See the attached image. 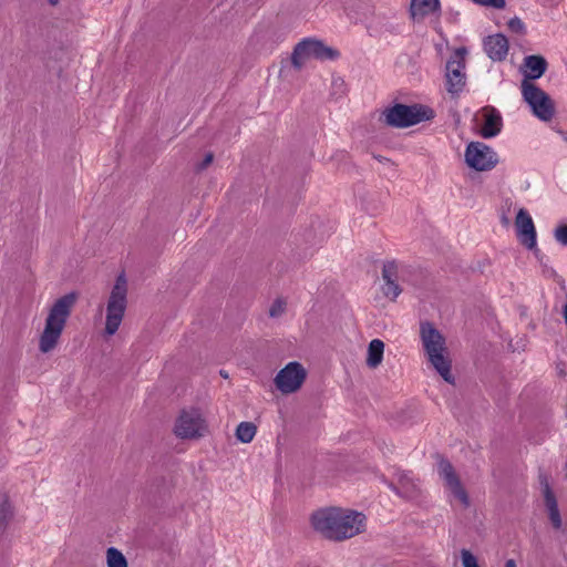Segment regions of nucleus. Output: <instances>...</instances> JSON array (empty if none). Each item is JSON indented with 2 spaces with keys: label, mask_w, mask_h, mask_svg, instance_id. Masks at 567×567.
<instances>
[{
  "label": "nucleus",
  "mask_w": 567,
  "mask_h": 567,
  "mask_svg": "<svg viewBox=\"0 0 567 567\" xmlns=\"http://www.w3.org/2000/svg\"><path fill=\"white\" fill-rule=\"evenodd\" d=\"M382 279L384 281V285L382 286V292L384 297L394 301L402 292V289L398 282L400 276L399 265L396 261L391 260L383 264Z\"/></svg>",
  "instance_id": "nucleus-15"
},
{
  "label": "nucleus",
  "mask_w": 567,
  "mask_h": 567,
  "mask_svg": "<svg viewBox=\"0 0 567 567\" xmlns=\"http://www.w3.org/2000/svg\"><path fill=\"white\" fill-rule=\"evenodd\" d=\"M390 488L394 491L398 495L404 498H414L419 494V488L416 483L412 477L408 474L402 473L399 475L398 485L393 483L389 484Z\"/></svg>",
  "instance_id": "nucleus-21"
},
{
  "label": "nucleus",
  "mask_w": 567,
  "mask_h": 567,
  "mask_svg": "<svg viewBox=\"0 0 567 567\" xmlns=\"http://www.w3.org/2000/svg\"><path fill=\"white\" fill-rule=\"evenodd\" d=\"M205 431V420L197 410L183 411L174 426V433L181 439H198Z\"/></svg>",
  "instance_id": "nucleus-10"
},
{
  "label": "nucleus",
  "mask_w": 567,
  "mask_h": 567,
  "mask_svg": "<svg viewBox=\"0 0 567 567\" xmlns=\"http://www.w3.org/2000/svg\"><path fill=\"white\" fill-rule=\"evenodd\" d=\"M307 378V372L301 363L293 361L282 368L275 378L276 388L282 394L298 391Z\"/></svg>",
  "instance_id": "nucleus-9"
},
{
  "label": "nucleus",
  "mask_w": 567,
  "mask_h": 567,
  "mask_svg": "<svg viewBox=\"0 0 567 567\" xmlns=\"http://www.w3.org/2000/svg\"><path fill=\"white\" fill-rule=\"evenodd\" d=\"M286 311V302L282 299H276L269 308V317L278 318Z\"/></svg>",
  "instance_id": "nucleus-26"
},
{
  "label": "nucleus",
  "mask_w": 567,
  "mask_h": 567,
  "mask_svg": "<svg viewBox=\"0 0 567 567\" xmlns=\"http://www.w3.org/2000/svg\"><path fill=\"white\" fill-rule=\"evenodd\" d=\"M473 2L484 6V7H491L495 9H504L506 6L505 0H472Z\"/></svg>",
  "instance_id": "nucleus-30"
},
{
  "label": "nucleus",
  "mask_w": 567,
  "mask_h": 567,
  "mask_svg": "<svg viewBox=\"0 0 567 567\" xmlns=\"http://www.w3.org/2000/svg\"><path fill=\"white\" fill-rule=\"evenodd\" d=\"M554 236L560 245L567 246V224L557 226Z\"/></svg>",
  "instance_id": "nucleus-29"
},
{
  "label": "nucleus",
  "mask_w": 567,
  "mask_h": 567,
  "mask_svg": "<svg viewBox=\"0 0 567 567\" xmlns=\"http://www.w3.org/2000/svg\"><path fill=\"white\" fill-rule=\"evenodd\" d=\"M310 522L317 533L332 542H343L365 529L362 513L339 507L320 508L311 514Z\"/></svg>",
  "instance_id": "nucleus-1"
},
{
  "label": "nucleus",
  "mask_w": 567,
  "mask_h": 567,
  "mask_svg": "<svg viewBox=\"0 0 567 567\" xmlns=\"http://www.w3.org/2000/svg\"><path fill=\"white\" fill-rule=\"evenodd\" d=\"M339 56V52L330 47L324 45L320 40L305 39L300 41L293 49L291 54V63L295 69L300 70L310 59L334 60Z\"/></svg>",
  "instance_id": "nucleus-6"
},
{
  "label": "nucleus",
  "mask_w": 567,
  "mask_h": 567,
  "mask_svg": "<svg viewBox=\"0 0 567 567\" xmlns=\"http://www.w3.org/2000/svg\"><path fill=\"white\" fill-rule=\"evenodd\" d=\"M12 516V507L7 497H4L3 501L0 502V528L4 529Z\"/></svg>",
  "instance_id": "nucleus-25"
},
{
  "label": "nucleus",
  "mask_w": 567,
  "mask_h": 567,
  "mask_svg": "<svg viewBox=\"0 0 567 567\" xmlns=\"http://www.w3.org/2000/svg\"><path fill=\"white\" fill-rule=\"evenodd\" d=\"M213 159H214V154L213 153H207L204 157V159L197 165V171H204L212 163H213Z\"/></svg>",
  "instance_id": "nucleus-31"
},
{
  "label": "nucleus",
  "mask_w": 567,
  "mask_h": 567,
  "mask_svg": "<svg viewBox=\"0 0 567 567\" xmlns=\"http://www.w3.org/2000/svg\"><path fill=\"white\" fill-rule=\"evenodd\" d=\"M384 342L380 339H373L368 347L367 365L370 369L378 368L383 360Z\"/></svg>",
  "instance_id": "nucleus-22"
},
{
  "label": "nucleus",
  "mask_w": 567,
  "mask_h": 567,
  "mask_svg": "<svg viewBox=\"0 0 567 567\" xmlns=\"http://www.w3.org/2000/svg\"><path fill=\"white\" fill-rule=\"evenodd\" d=\"M420 336L425 355L433 369L445 382L454 384L455 378L451 371L452 360L444 336L431 322L421 323Z\"/></svg>",
  "instance_id": "nucleus-3"
},
{
  "label": "nucleus",
  "mask_w": 567,
  "mask_h": 567,
  "mask_svg": "<svg viewBox=\"0 0 567 567\" xmlns=\"http://www.w3.org/2000/svg\"><path fill=\"white\" fill-rule=\"evenodd\" d=\"M505 567H517L516 566V563L514 559H508L506 563H505Z\"/></svg>",
  "instance_id": "nucleus-32"
},
{
  "label": "nucleus",
  "mask_w": 567,
  "mask_h": 567,
  "mask_svg": "<svg viewBox=\"0 0 567 567\" xmlns=\"http://www.w3.org/2000/svg\"><path fill=\"white\" fill-rule=\"evenodd\" d=\"M433 117L434 111L426 105L395 103L383 110L380 121L390 127L406 128Z\"/></svg>",
  "instance_id": "nucleus-4"
},
{
  "label": "nucleus",
  "mask_w": 567,
  "mask_h": 567,
  "mask_svg": "<svg viewBox=\"0 0 567 567\" xmlns=\"http://www.w3.org/2000/svg\"><path fill=\"white\" fill-rule=\"evenodd\" d=\"M220 375L224 377V378L228 377V374L226 372H224V371H220Z\"/></svg>",
  "instance_id": "nucleus-35"
},
{
  "label": "nucleus",
  "mask_w": 567,
  "mask_h": 567,
  "mask_svg": "<svg viewBox=\"0 0 567 567\" xmlns=\"http://www.w3.org/2000/svg\"><path fill=\"white\" fill-rule=\"evenodd\" d=\"M508 29L517 34H525L526 33V27L524 22L518 18L514 17L508 21Z\"/></svg>",
  "instance_id": "nucleus-28"
},
{
  "label": "nucleus",
  "mask_w": 567,
  "mask_h": 567,
  "mask_svg": "<svg viewBox=\"0 0 567 567\" xmlns=\"http://www.w3.org/2000/svg\"><path fill=\"white\" fill-rule=\"evenodd\" d=\"M107 567H127L125 556L115 547H110L106 550Z\"/></svg>",
  "instance_id": "nucleus-24"
},
{
  "label": "nucleus",
  "mask_w": 567,
  "mask_h": 567,
  "mask_svg": "<svg viewBox=\"0 0 567 567\" xmlns=\"http://www.w3.org/2000/svg\"><path fill=\"white\" fill-rule=\"evenodd\" d=\"M461 558L463 567H480L476 557L468 550H461Z\"/></svg>",
  "instance_id": "nucleus-27"
},
{
  "label": "nucleus",
  "mask_w": 567,
  "mask_h": 567,
  "mask_svg": "<svg viewBox=\"0 0 567 567\" xmlns=\"http://www.w3.org/2000/svg\"><path fill=\"white\" fill-rule=\"evenodd\" d=\"M522 94L535 116L542 121H550L555 113L550 96L532 82L523 80Z\"/></svg>",
  "instance_id": "nucleus-7"
},
{
  "label": "nucleus",
  "mask_w": 567,
  "mask_h": 567,
  "mask_svg": "<svg viewBox=\"0 0 567 567\" xmlns=\"http://www.w3.org/2000/svg\"><path fill=\"white\" fill-rule=\"evenodd\" d=\"M76 300L78 293L72 291L56 299L51 306L39 340V350L42 353L56 347Z\"/></svg>",
  "instance_id": "nucleus-2"
},
{
  "label": "nucleus",
  "mask_w": 567,
  "mask_h": 567,
  "mask_svg": "<svg viewBox=\"0 0 567 567\" xmlns=\"http://www.w3.org/2000/svg\"><path fill=\"white\" fill-rule=\"evenodd\" d=\"M511 223L509 218L506 215L502 216V224L508 226Z\"/></svg>",
  "instance_id": "nucleus-33"
},
{
  "label": "nucleus",
  "mask_w": 567,
  "mask_h": 567,
  "mask_svg": "<svg viewBox=\"0 0 567 567\" xmlns=\"http://www.w3.org/2000/svg\"><path fill=\"white\" fill-rule=\"evenodd\" d=\"M437 472L440 477L444 481L445 486L451 491L454 497L457 498L464 507H467L470 505L467 492L463 487L452 463L449 460L440 456L437 463Z\"/></svg>",
  "instance_id": "nucleus-12"
},
{
  "label": "nucleus",
  "mask_w": 567,
  "mask_h": 567,
  "mask_svg": "<svg viewBox=\"0 0 567 567\" xmlns=\"http://www.w3.org/2000/svg\"><path fill=\"white\" fill-rule=\"evenodd\" d=\"M503 126V121L499 112L494 107H489L485 112V121L481 128V135L484 138L496 136Z\"/></svg>",
  "instance_id": "nucleus-20"
},
{
  "label": "nucleus",
  "mask_w": 567,
  "mask_h": 567,
  "mask_svg": "<svg viewBox=\"0 0 567 567\" xmlns=\"http://www.w3.org/2000/svg\"><path fill=\"white\" fill-rule=\"evenodd\" d=\"M540 483L543 484V494L545 499V505L548 511L549 520L555 529H560L563 522L560 517V513L558 509L556 497L547 482L546 477H540Z\"/></svg>",
  "instance_id": "nucleus-19"
},
{
  "label": "nucleus",
  "mask_w": 567,
  "mask_h": 567,
  "mask_svg": "<svg viewBox=\"0 0 567 567\" xmlns=\"http://www.w3.org/2000/svg\"><path fill=\"white\" fill-rule=\"evenodd\" d=\"M61 0H48L51 6H56Z\"/></svg>",
  "instance_id": "nucleus-34"
},
{
  "label": "nucleus",
  "mask_w": 567,
  "mask_h": 567,
  "mask_svg": "<svg viewBox=\"0 0 567 567\" xmlns=\"http://www.w3.org/2000/svg\"><path fill=\"white\" fill-rule=\"evenodd\" d=\"M465 49H457L446 62V90L452 95H457L463 91L466 76L464 61Z\"/></svg>",
  "instance_id": "nucleus-11"
},
{
  "label": "nucleus",
  "mask_w": 567,
  "mask_h": 567,
  "mask_svg": "<svg viewBox=\"0 0 567 567\" xmlns=\"http://www.w3.org/2000/svg\"><path fill=\"white\" fill-rule=\"evenodd\" d=\"M465 162L475 171L483 172L494 168L498 162L497 154L482 142H471L465 151Z\"/></svg>",
  "instance_id": "nucleus-8"
},
{
  "label": "nucleus",
  "mask_w": 567,
  "mask_h": 567,
  "mask_svg": "<svg viewBox=\"0 0 567 567\" xmlns=\"http://www.w3.org/2000/svg\"><path fill=\"white\" fill-rule=\"evenodd\" d=\"M441 2L440 0H411L410 3V16L414 21H423L425 17L440 13Z\"/></svg>",
  "instance_id": "nucleus-18"
},
{
  "label": "nucleus",
  "mask_w": 567,
  "mask_h": 567,
  "mask_svg": "<svg viewBox=\"0 0 567 567\" xmlns=\"http://www.w3.org/2000/svg\"><path fill=\"white\" fill-rule=\"evenodd\" d=\"M484 50L493 61H503L508 53V40L501 33L488 35L484 40Z\"/></svg>",
  "instance_id": "nucleus-16"
},
{
  "label": "nucleus",
  "mask_w": 567,
  "mask_h": 567,
  "mask_svg": "<svg viewBox=\"0 0 567 567\" xmlns=\"http://www.w3.org/2000/svg\"><path fill=\"white\" fill-rule=\"evenodd\" d=\"M561 134H563L564 141L567 142V134L566 133H561Z\"/></svg>",
  "instance_id": "nucleus-36"
},
{
  "label": "nucleus",
  "mask_w": 567,
  "mask_h": 567,
  "mask_svg": "<svg viewBox=\"0 0 567 567\" xmlns=\"http://www.w3.org/2000/svg\"><path fill=\"white\" fill-rule=\"evenodd\" d=\"M257 432V427L251 422H240L236 429V437L243 443H250Z\"/></svg>",
  "instance_id": "nucleus-23"
},
{
  "label": "nucleus",
  "mask_w": 567,
  "mask_h": 567,
  "mask_svg": "<svg viewBox=\"0 0 567 567\" xmlns=\"http://www.w3.org/2000/svg\"><path fill=\"white\" fill-rule=\"evenodd\" d=\"M515 226L520 243L528 249L536 248V229L528 212L520 208L516 215Z\"/></svg>",
  "instance_id": "nucleus-14"
},
{
  "label": "nucleus",
  "mask_w": 567,
  "mask_h": 567,
  "mask_svg": "<svg viewBox=\"0 0 567 567\" xmlns=\"http://www.w3.org/2000/svg\"><path fill=\"white\" fill-rule=\"evenodd\" d=\"M437 472L440 477L444 481L445 486L451 491L454 497L457 498L464 507H467L470 505L467 492L463 487L452 463L449 460L440 456L437 463Z\"/></svg>",
  "instance_id": "nucleus-13"
},
{
  "label": "nucleus",
  "mask_w": 567,
  "mask_h": 567,
  "mask_svg": "<svg viewBox=\"0 0 567 567\" xmlns=\"http://www.w3.org/2000/svg\"><path fill=\"white\" fill-rule=\"evenodd\" d=\"M127 307V280L121 272L115 280L106 305L105 334L113 336L118 330Z\"/></svg>",
  "instance_id": "nucleus-5"
},
{
  "label": "nucleus",
  "mask_w": 567,
  "mask_h": 567,
  "mask_svg": "<svg viewBox=\"0 0 567 567\" xmlns=\"http://www.w3.org/2000/svg\"><path fill=\"white\" fill-rule=\"evenodd\" d=\"M548 66L546 59L542 55H527L524 58V62L520 70L524 74V80L530 82V80H537L544 75Z\"/></svg>",
  "instance_id": "nucleus-17"
}]
</instances>
